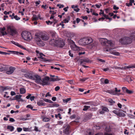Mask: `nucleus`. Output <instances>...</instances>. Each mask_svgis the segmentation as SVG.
I'll return each mask as SVG.
<instances>
[{
  "label": "nucleus",
  "mask_w": 135,
  "mask_h": 135,
  "mask_svg": "<svg viewBox=\"0 0 135 135\" xmlns=\"http://www.w3.org/2000/svg\"><path fill=\"white\" fill-rule=\"evenodd\" d=\"M22 37L25 40H29L32 38L31 33L26 31H23L21 34Z\"/></svg>",
  "instance_id": "nucleus-1"
},
{
  "label": "nucleus",
  "mask_w": 135,
  "mask_h": 135,
  "mask_svg": "<svg viewBox=\"0 0 135 135\" xmlns=\"http://www.w3.org/2000/svg\"><path fill=\"white\" fill-rule=\"evenodd\" d=\"M7 28L8 32L11 35L13 36L17 34V32L15 28L9 26Z\"/></svg>",
  "instance_id": "nucleus-2"
},
{
  "label": "nucleus",
  "mask_w": 135,
  "mask_h": 135,
  "mask_svg": "<svg viewBox=\"0 0 135 135\" xmlns=\"http://www.w3.org/2000/svg\"><path fill=\"white\" fill-rule=\"evenodd\" d=\"M70 128L69 125L67 124H64L62 128L64 133L67 135L69 134L70 133Z\"/></svg>",
  "instance_id": "nucleus-3"
},
{
  "label": "nucleus",
  "mask_w": 135,
  "mask_h": 135,
  "mask_svg": "<svg viewBox=\"0 0 135 135\" xmlns=\"http://www.w3.org/2000/svg\"><path fill=\"white\" fill-rule=\"evenodd\" d=\"M102 45L106 46H113L114 44L111 41H108L107 39H103L102 40Z\"/></svg>",
  "instance_id": "nucleus-4"
},
{
  "label": "nucleus",
  "mask_w": 135,
  "mask_h": 135,
  "mask_svg": "<svg viewBox=\"0 0 135 135\" xmlns=\"http://www.w3.org/2000/svg\"><path fill=\"white\" fill-rule=\"evenodd\" d=\"M56 46L58 47H62L65 45V42L61 38H59L56 41Z\"/></svg>",
  "instance_id": "nucleus-5"
},
{
  "label": "nucleus",
  "mask_w": 135,
  "mask_h": 135,
  "mask_svg": "<svg viewBox=\"0 0 135 135\" xmlns=\"http://www.w3.org/2000/svg\"><path fill=\"white\" fill-rule=\"evenodd\" d=\"M34 75L33 72L31 71L27 72L24 75V76L25 77L32 80L34 79L33 77Z\"/></svg>",
  "instance_id": "nucleus-6"
},
{
  "label": "nucleus",
  "mask_w": 135,
  "mask_h": 135,
  "mask_svg": "<svg viewBox=\"0 0 135 135\" xmlns=\"http://www.w3.org/2000/svg\"><path fill=\"white\" fill-rule=\"evenodd\" d=\"M104 50L109 52L110 54L116 56H119L120 54L119 52H117L113 50V49H104Z\"/></svg>",
  "instance_id": "nucleus-7"
},
{
  "label": "nucleus",
  "mask_w": 135,
  "mask_h": 135,
  "mask_svg": "<svg viewBox=\"0 0 135 135\" xmlns=\"http://www.w3.org/2000/svg\"><path fill=\"white\" fill-rule=\"evenodd\" d=\"M49 79L50 78L49 77H45L44 78L42 79L41 84L43 85H49V84L48 83V81Z\"/></svg>",
  "instance_id": "nucleus-8"
},
{
  "label": "nucleus",
  "mask_w": 135,
  "mask_h": 135,
  "mask_svg": "<svg viewBox=\"0 0 135 135\" xmlns=\"http://www.w3.org/2000/svg\"><path fill=\"white\" fill-rule=\"evenodd\" d=\"M34 79L33 80H35V82L37 84H41V77L40 76L37 75H35L33 77Z\"/></svg>",
  "instance_id": "nucleus-9"
},
{
  "label": "nucleus",
  "mask_w": 135,
  "mask_h": 135,
  "mask_svg": "<svg viewBox=\"0 0 135 135\" xmlns=\"http://www.w3.org/2000/svg\"><path fill=\"white\" fill-rule=\"evenodd\" d=\"M36 41L37 44L39 46H42L45 45V43L43 42V41H42L41 39L38 37L36 38Z\"/></svg>",
  "instance_id": "nucleus-10"
},
{
  "label": "nucleus",
  "mask_w": 135,
  "mask_h": 135,
  "mask_svg": "<svg viewBox=\"0 0 135 135\" xmlns=\"http://www.w3.org/2000/svg\"><path fill=\"white\" fill-rule=\"evenodd\" d=\"M113 112L119 117H124L126 116V114H125L123 112H120L117 110H115L113 111Z\"/></svg>",
  "instance_id": "nucleus-11"
},
{
  "label": "nucleus",
  "mask_w": 135,
  "mask_h": 135,
  "mask_svg": "<svg viewBox=\"0 0 135 135\" xmlns=\"http://www.w3.org/2000/svg\"><path fill=\"white\" fill-rule=\"evenodd\" d=\"M36 52L37 54H39L40 55V57H38V58H41L43 60L46 61H51L50 60L46 59V58L42 57V56H45V55L44 54L42 53H40V52L38 50L36 51Z\"/></svg>",
  "instance_id": "nucleus-12"
},
{
  "label": "nucleus",
  "mask_w": 135,
  "mask_h": 135,
  "mask_svg": "<svg viewBox=\"0 0 135 135\" xmlns=\"http://www.w3.org/2000/svg\"><path fill=\"white\" fill-rule=\"evenodd\" d=\"M84 38L85 42V45L89 44L93 42V40L91 38L89 37Z\"/></svg>",
  "instance_id": "nucleus-13"
},
{
  "label": "nucleus",
  "mask_w": 135,
  "mask_h": 135,
  "mask_svg": "<svg viewBox=\"0 0 135 135\" xmlns=\"http://www.w3.org/2000/svg\"><path fill=\"white\" fill-rule=\"evenodd\" d=\"M15 69V67H10L9 68V70L6 71V74H12L14 72Z\"/></svg>",
  "instance_id": "nucleus-14"
},
{
  "label": "nucleus",
  "mask_w": 135,
  "mask_h": 135,
  "mask_svg": "<svg viewBox=\"0 0 135 135\" xmlns=\"http://www.w3.org/2000/svg\"><path fill=\"white\" fill-rule=\"evenodd\" d=\"M104 132L110 133L113 132H112V128L110 127V126H108L105 128Z\"/></svg>",
  "instance_id": "nucleus-15"
},
{
  "label": "nucleus",
  "mask_w": 135,
  "mask_h": 135,
  "mask_svg": "<svg viewBox=\"0 0 135 135\" xmlns=\"http://www.w3.org/2000/svg\"><path fill=\"white\" fill-rule=\"evenodd\" d=\"M41 37L42 40L45 41L47 40L49 38V36L45 34H43L41 35Z\"/></svg>",
  "instance_id": "nucleus-16"
},
{
  "label": "nucleus",
  "mask_w": 135,
  "mask_h": 135,
  "mask_svg": "<svg viewBox=\"0 0 135 135\" xmlns=\"http://www.w3.org/2000/svg\"><path fill=\"white\" fill-rule=\"evenodd\" d=\"M89 62L88 59L87 58H85L83 59H81L80 61V65H82V64H85L84 62L88 63Z\"/></svg>",
  "instance_id": "nucleus-17"
},
{
  "label": "nucleus",
  "mask_w": 135,
  "mask_h": 135,
  "mask_svg": "<svg viewBox=\"0 0 135 135\" xmlns=\"http://www.w3.org/2000/svg\"><path fill=\"white\" fill-rule=\"evenodd\" d=\"M8 51L11 52V53L17 55H24V54L22 52H20L17 51Z\"/></svg>",
  "instance_id": "nucleus-18"
},
{
  "label": "nucleus",
  "mask_w": 135,
  "mask_h": 135,
  "mask_svg": "<svg viewBox=\"0 0 135 135\" xmlns=\"http://www.w3.org/2000/svg\"><path fill=\"white\" fill-rule=\"evenodd\" d=\"M92 115V114L91 113L86 114L85 117V119L86 120H88L90 119L91 118Z\"/></svg>",
  "instance_id": "nucleus-19"
},
{
  "label": "nucleus",
  "mask_w": 135,
  "mask_h": 135,
  "mask_svg": "<svg viewBox=\"0 0 135 135\" xmlns=\"http://www.w3.org/2000/svg\"><path fill=\"white\" fill-rule=\"evenodd\" d=\"M57 41L54 38L51 39V40L49 41V44L52 46H56Z\"/></svg>",
  "instance_id": "nucleus-20"
},
{
  "label": "nucleus",
  "mask_w": 135,
  "mask_h": 135,
  "mask_svg": "<svg viewBox=\"0 0 135 135\" xmlns=\"http://www.w3.org/2000/svg\"><path fill=\"white\" fill-rule=\"evenodd\" d=\"M85 38L80 39L78 41V43L81 45H85Z\"/></svg>",
  "instance_id": "nucleus-21"
},
{
  "label": "nucleus",
  "mask_w": 135,
  "mask_h": 135,
  "mask_svg": "<svg viewBox=\"0 0 135 135\" xmlns=\"http://www.w3.org/2000/svg\"><path fill=\"white\" fill-rule=\"evenodd\" d=\"M5 30V28L4 27L3 28H0V32L2 34L3 36H4L5 35H7V33L6 32H4V31Z\"/></svg>",
  "instance_id": "nucleus-22"
},
{
  "label": "nucleus",
  "mask_w": 135,
  "mask_h": 135,
  "mask_svg": "<svg viewBox=\"0 0 135 135\" xmlns=\"http://www.w3.org/2000/svg\"><path fill=\"white\" fill-rule=\"evenodd\" d=\"M56 78H50V81H59L60 80V79L58 78V76H56Z\"/></svg>",
  "instance_id": "nucleus-23"
},
{
  "label": "nucleus",
  "mask_w": 135,
  "mask_h": 135,
  "mask_svg": "<svg viewBox=\"0 0 135 135\" xmlns=\"http://www.w3.org/2000/svg\"><path fill=\"white\" fill-rule=\"evenodd\" d=\"M39 18H40L41 20L42 19L40 17V15H38V17L37 16L35 15H33L32 17V20L33 21H37Z\"/></svg>",
  "instance_id": "nucleus-24"
},
{
  "label": "nucleus",
  "mask_w": 135,
  "mask_h": 135,
  "mask_svg": "<svg viewBox=\"0 0 135 135\" xmlns=\"http://www.w3.org/2000/svg\"><path fill=\"white\" fill-rule=\"evenodd\" d=\"M72 49L75 51H79L80 50V48L77 46L75 44H74L73 46H71Z\"/></svg>",
  "instance_id": "nucleus-25"
},
{
  "label": "nucleus",
  "mask_w": 135,
  "mask_h": 135,
  "mask_svg": "<svg viewBox=\"0 0 135 135\" xmlns=\"http://www.w3.org/2000/svg\"><path fill=\"white\" fill-rule=\"evenodd\" d=\"M37 105L39 106H45L46 104L42 102L41 101H40L37 102Z\"/></svg>",
  "instance_id": "nucleus-26"
},
{
  "label": "nucleus",
  "mask_w": 135,
  "mask_h": 135,
  "mask_svg": "<svg viewBox=\"0 0 135 135\" xmlns=\"http://www.w3.org/2000/svg\"><path fill=\"white\" fill-rule=\"evenodd\" d=\"M26 91V89L24 88H21L20 89V93L21 94L25 93Z\"/></svg>",
  "instance_id": "nucleus-27"
},
{
  "label": "nucleus",
  "mask_w": 135,
  "mask_h": 135,
  "mask_svg": "<svg viewBox=\"0 0 135 135\" xmlns=\"http://www.w3.org/2000/svg\"><path fill=\"white\" fill-rule=\"evenodd\" d=\"M7 69V68L6 66H1L0 68V71H6Z\"/></svg>",
  "instance_id": "nucleus-28"
},
{
  "label": "nucleus",
  "mask_w": 135,
  "mask_h": 135,
  "mask_svg": "<svg viewBox=\"0 0 135 135\" xmlns=\"http://www.w3.org/2000/svg\"><path fill=\"white\" fill-rule=\"evenodd\" d=\"M42 120H43V121H44V122H48V121H49L50 120V119L49 118H48L46 117H42Z\"/></svg>",
  "instance_id": "nucleus-29"
},
{
  "label": "nucleus",
  "mask_w": 135,
  "mask_h": 135,
  "mask_svg": "<svg viewBox=\"0 0 135 135\" xmlns=\"http://www.w3.org/2000/svg\"><path fill=\"white\" fill-rule=\"evenodd\" d=\"M110 94L113 95H120L121 94V93L117 94V93H115V92L113 90H110Z\"/></svg>",
  "instance_id": "nucleus-30"
},
{
  "label": "nucleus",
  "mask_w": 135,
  "mask_h": 135,
  "mask_svg": "<svg viewBox=\"0 0 135 135\" xmlns=\"http://www.w3.org/2000/svg\"><path fill=\"white\" fill-rule=\"evenodd\" d=\"M67 41L68 42L70 43L71 44H72V45H71L72 46H73L74 45V44H75L73 40L68 39Z\"/></svg>",
  "instance_id": "nucleus-31"
},
{
  "label": "nucleus",
  "mask_w": 135,
  "mask_h": 135,
  "mask_svg": "<svg viewBox=\"0 0 135 135\" xmlns=\"http://www.w3.org/2000/svg\"><path fill=\"white\" fill-rule=\"evenodd\" d=\"M7 128L9 129L11 131H12L13 130L14 127L13 126H7Z\"/></svg>",
  "instance_id": "nucleus-32"
},
{
  "label": "nucleus",
  "mask_w": 135,
  "mask_h": 135,
  "mask_svg": "<svg viewBox=\"0 0 135 135\" xmlns=\"http://www.w3.org/2000/svg\"><path fill=\"white\" fill-rule=\"evenodd\" d=\"M90 107V106L85 105L84 106L83 110L84 111H86Z\"/></svg>",
  "instance_id": "nucleus-33"
},
{
  "label": "nucleus",
  "mask_w": 135,
  "mask_h": 135,
  "mask_svg": "<svg viewBox=\"0 0 135 135\" xmlns=\"http://www.w3.org/2000/svg\"><path fill=\"white\" fill-rule=\"evenodd\" d=\"M103 135H114V134L113 132H104V134H103Z\"/></svg>",
  "instance_id": "nucleus-34"
},
{
  "label": "nucleus",
  "mask_w": 135,
  "mask_h": 135,
  "mask_svg": "<svg viewBox=\"0 0 135 135\" xmlns=\"http://www.w3.org/2000/svg\"><path fill=\"white\" fill-rule=\"evenodd\" d=\"M98 43L97 42H94L92 44H91V46L92 48L95 47L97 46Z\"/></svg>",
  "instance_id": "nucleus-35"
},
{
  "label": "nucleus",
  "mask_w": 135,
  "mask_h": 135,
  "mask_svg": "<svg viewBox=\"0 0 135 135\" xmlns=\"http://www.w3.org/2000/svg\"><path fill=\"white\" fill-rule=\"evenodd\" d=\"M22 95H16L15 97V100H18V99H20L21 97H22Z\"/></svg>",
  "instance_id": "nucleus-36"
},
{
  "label": "nucleus",
  "mask_w": 135,
  "mask_h": 135,
  "mask_svg": "<svg viewBox=\"0 0 135 135\" xmlns=\"http://www.w3.org/2000/svg\"><path fill=\"white\" fill-rule=\"evenodd\" d=\"M71 99V98H67L66 99H63V101L64 103H67L68 101L70 100Z\"/></svg>",
  "instance_id": "nucleus-37"
},
{
  "label": "nucleus",
  "mask_w": 135,
  "mask_h": 135,
  "mask_svg": "<svg viewBox=\"0 0 135 135\" xmlns=\"http://www.w3.org/2000/svg\"><path fill=\"white\" fill-rule=\"evenodd\" d=\"M43 100L45 102L50 103H52L53 102L51 100L47 99H44Z\"/></svg>",
  "instance_id": "nucleus-38"
},
{
  "label": "nucleus",
  "mask_w": 135,
  "mask_h": 135,
  "mask_svg": "<svg viewBox=\"0 0 135 135\" xmlns=\"http://www.w3.org/2000/svg\"><path fill=\"white\" fill-rule=\"evenodd\" d=\"M102 109L104 111L106 112H108L109 111L108 108L105 107H103Z\"/></svg>",
  "instance_id": "nucleus-39"
},
{
  "label": "nucleus",
  "mask_w": 135,
  "mask_h": 135,
  "mask_svg": "<svg viewBox=\"0 0 135 135\" xmlns=\"http://www.w3.org/2000/svg\"><path fill=\"white\" fill-rule=\"evenodd\" d=\"M108 101L109 102L111 103L112 104H113L115 103V102L113 101V99H108Z\"/></svg>",
  "instance_id": "nucleus-40"
},
{
  "label": "nucleus",
  "mask_w": 135,
  "mask_h": 135,
  "mask_svg": "<svg viewBox=\"0 0 135 135\" xmlns=\"http://www.w3.org/2000/svg\"><path fill=\"white\" fill-rule=\"evenodd\" d=\"M88 79H89V78H83L82 79H80L79 80H80V81H81L83 82V81H84L86 80H87Z\"/></svg>",
  "instance_id": "nucleus-41"
},
{
  "label": "nucleus",
  "mask_w": 135,
  "mask_h": 135,
  "mask_svg": "<svg viewBox=\"0 0 135 135\" xmlns=\"http://www.w3.org/2000/svg\"><path fill=\"white\" fill-rule=\"evenodd\" d=\"M69 55L71 57H73V54L72 51L70 50H69Z\"/></svg>",
  "instance_id": "nucleus-42"
},
{
  "label": "nucleus",
  "mask_w": 135,
  "mask_h": 135,
  "mask_svg": "<svg viewBox=\"0 0 135 135\" xmlns=\"http://www.w3.org/2000/svg\"><path fill=\"white\" fill-rule=\"evenodd\" d=\"M102 14H103V16L107 19H108L109 18V17L108 15H107L105 14H104L103 11L102 12Z\"/></svg>",
  "instance_id": "nucleus-43"
},
{
  "label": "nucleus",
  "mask_w": 135,
  "mask_h": 135,
  "mask_svg": "<svg viewBox=\"0 0 135 135\" xmlns=\"http://www.w3.org/2000/svg\"><path fill=\"white\" fill-rule=\"evenodd\" d=\"M21 71L22 72L25 73H26L27 72H28V70L26 69H21Z\"/></svg>",
  "instance_id": "nucleus-44"
},
{
  "label": "nucleus",
  "mask_w": 135,
  "mask_h": 135,
  "mask_svg": "<svg viewBox=\"0 0 135 135\" xmlns=\"http://www.w3.org/2000/svg\"><path fill=\"white\" fill-rule=\"evenodd\" d=\"M51 35L52 38L55 37L56 35V33L55 32H51Z\"/></svg>",
  "instance_id": "nucleus-45"
},
{
  "label": "nucleus",
  "mask_w": 135,
  "mask_h": 135,
  "mask_svg": "<svg viewBox=\"0 0 135 135\" xmlns=\"http://www.w3.org/2000/svg\"><path fill=\"white\" fill-rule=\"evenodd\" d=\"M23 130L25 131H30L28 128L24 127L23 128Z\"/></svg>",
  "instance_id": "nucleus-46"
},
{
  "label": "nucleus",
  "mask_w": 135,
  "mask_h": 135,
  "mask_svg": "<svg viewBox=\"0 0 135 135\" xmlns=\"http://www.w3.org/2000/svg\"><path fill=\"white\" fill-rule=\"evenodd\" d=\"M59 106V105L58 104L54 103V104H53L52 105V106L51 107H58Z\"/></svg>",
  "instance_id": "nucleus-47"
},
{
  "label": "nucleus",
  "mask_w": 135,
  "mask_h": 135,
  "mask_svg": "<svg viewBox=\"0 0 135 135\" xmlns=\"http://www.w3.org/2000/svg\"><path fill=\"white\" fill-rule=\"evenodd\" d=\"M11 42L12 43L15 44V45H16L17 46H18V45H20V44H19L18 43H17L14 41H11Z\"/></svg>",
  "instance_id": "nucleus-48"
},
{
  "label": "nucleus",
  "mask_w": 135,
  "mask_h": 135,
  "mask_svg": "<svg viewBox=\"0 0 135 135\" xmlns=\"http://www.w3.org/2000/svg\"><path fill=\"white\" fill-rule=\"evenodd\" d=\"M111 68L112 69L115 68V69H122V68H120V67H116V66H114L113 67H111Z\"/></svg>",
  "instance_id": "nucleus-49"
},
{
  "label": "nucleus",
  "mask_w": 135,
  "mask_h": 135,
  "mask_svg": "<svg viewBox=\"0 0 135 135\" xmlns=\"http://www.w3.org/2000/svg\"><path fill=\"white\" fill-rule=\"evenodd\" d=\"M126 92L130 94L133 93V91L131 90H129L128 89H126Z\"/></svg>",
  "instance_id": "nucleus-50"
},
{
  "label": "nucleus",
  "mask_w": 135,
  "mask_h": 135,
  "mask_svg": "<svg viewBox=\"0 0 135 135\" xmlns=\"http://www.w3.org/2000/svg\"><path fill=\"white\" fill-rule=\"evenodd\" d=\"M113 9L114 10H118L119 9V8L114 5H113Z\"/></svg>",
  "instance_id": "nucleus-51"
},
{
  "label": "nucleus",
  "mask_w": 135,
  "mask_h": 135,
  "mask_svg": "<svg viewBox=\"0 0 135 135\" xmlns=\"http://www.w3.org/2000/svg\"><path fill=\"white\" fill-rule=\"evenodd\" d=\"M14 18H15L16 20H18L20 19V18L19 17H18V16L17 15H15L14 16Z\"/></svg>",
  "instance_id": "nucleus-52"
},
{
  "label": "nucleus",
  "mask_w": 135,
  "mask_h": 135,
  "mask_svg": "<svg viewBox=\"0 0 135 135\" xmlns=\"http://www.w3.org/2000/svg\"><path fill=\"white\" fill-rule=\"evenodd\" d=\"M126 6L129 7L130 6H132V4L131 3L129 2V3H126Z\"/></svg>",
  "instance_id": "nucleus-53"
},
{
  "label": "nucleus",
  "mask_w": 135,
  "mask_h": 135,
  "mask_svg": "<svg viewBox=\"0 0 135 135\" xmlns=\"http://www.w3.org/2000/svg\"><path fill=\"white\" fill-rule=\"evenodd\" d=\"M26 108H30L31 109H33V107L31 105H29L27 106Z\"/></svg>",
  "instance_id": "nucleus-54"
},
{
  "label": "nucleus",
  "mask_w": 135,
  "mask_h": 135,
  "mask_svg": "<svg viewBox=\"0 0 135 135\" xmlns=\"http://www.w3.org/2000/svg\"><path fill=\"white\" fill-rule=\"evenodd\" d=\"M46 23L48 25L50 23V24H52L53 23L52 22L50 21H46Z\"/></svg>",
  "instance_id": "nucleus-55"
},
{
  "label": "nucleus",
  "mask_w": 135,
  "mask_h": 135,
  "mask_svg": "<svg viewBox=\"0 0 135 135\" xmlns=\"http://www.w3.org/2000/svg\"><path fill=\"white\" fill-rule=\"evenodd\" d=\"M60 89V87L59 86H56L55 88V90L56 91H58Z\"/></svg>",
  "instance_id": "nucleus-56"
},
{
  "label": "nucleus",
  "mask_w": 135,
  "mask_h": 135,
  "mask_svg": "<svg viewBox=\"0 0 135 135\" xmlns=\"http://www.w3.org/2000/svg\"><path fill=\"white\" fill-rule=\"evenodd\" d=\"M18 47H20L21 49H22L24 50H26V48L25 47H23L21 45H18Z\"/></svg>",
  "instance_id": "nucleus-57"
},
{
  "label": "nucleus",
  "mask_w": 135,
  "mask_h": 135,
  "mask_svg": "<svg viewBox=\"0 0 135 135\" xmlns=\"http://www.w3.org/2000/svg\"><path fill=\"white\" fill-rule=\"evenodd\" d=\"M17 131L18 132H20L22 130V128H17Z\"/></svg>",
  "instance_id": "nucleus-58"
},
{
  "label": "nucleus",
  "mask_w": 135,
  "mask_h": 135,
  "mask_svg": "<svg viewBox=\"0 0 135 135\" xmlns=\"http://www.w3.org/2000/svg\"><path fill=\"white\" fill-rule=\"evenodd\" d=\"M35 98V97L34 96H32L30 97V99L31 101L34 100Z\"/></svg>",
  "instance_id": "nucleus-59"
},
{
  "label": "nucleus",
  "mask_w": 135,
  "mask_h": 135,
  "mask_svg": "<svg viewBox=\"0 0 135 135\" xmlns=\"http://www.w3.org/2000/svg\"><path fill=\"white\" fill-rule=\"evenodd\" d=\"M9 121L11 122H13L15 121V120L12 118H10Z\"/></svg>",
  "instance_id": "nucleus-60"
},
{
  "label": "nucleus",
  "mask_w": 135,
  "mask_h": 135,
  "mask_svg": "<svg viewBox=\"0 0 135 135\" xmlns=\"http://www.w3.org/2000/svg\"><path fill=\"white\" fill-rule=\"evenodd\" d=\"M68 82L69 83L72 84L73 83V80H69L68 81Z\"/></svg>",
  "instance_id": "nucleus-61"
},
{
  "label": "nucleus",
  "mask_w": 135,
  "mask_h": 135,
  "mask_svg": "<svg viewBox=\"0 0 135 135\" xmlns=\"http://www.w3.org/2000/svg\"><path fill=\"white\" fill-rule=\"evenodd\" d=\"M11 95L13 96L14 95H16V93H15V92L13 91H12L11 93Z\"/></svg>",
  "instance_id": "nucleus-62"
},
{
  "label": "nucleus",
  "mask_w": 135,
  "mask_h": 135,
  "mask_svg": "<svg viewBox=\"0 0 135 135\" xmlns=\"http://www.w3.org/2000/svg\"><path fill=\"white\" fill-rule=\"evenodd\" d=\"M104 82L105 84H107L109 83V81L108 79H106L105 80Z\"/></svg>",
  "instance_id": "nucleus-63"
},
{
  "label": "nucleus",
  "mask_w": 135,
  "mask_h": 135,
  "mask_svg": "<svg viewBox=\"0 0 135 135\" xmlns=\"http://www.w3.org/2000/svg\"><path fill=\"white\" fill-rule=\"evenodd\" d=\"M95 135H103V133L102 132H100L95 134Z\"/></svg>",
  "instance_id": "nucleus-64"
}]
</instances>
